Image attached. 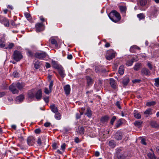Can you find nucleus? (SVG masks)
<instances>
[{
  "mask_svg": "<svg viewBox=\"0 0 159 159\" xmlns=\"http://www.w3.org/2000/svg\"><path fill=\"white\" fill-rule=\"evenodd\" d=\"M25 86L24 84L23 83H20L19 82L12 84L9 87L10 90L14 93H17L18 91L16 89L17 87L19 89H21Z\"/></svg>",
  "mask_w": 159,
  "mask_h": 159,
  "instance_id": "1",
  "label": "nucleus"
},
{
  "mask_svg": "<svg viewBox=\"0 0 159 159\" xmlns=\"http://www.w3.org/2000/svg\"><path fill=\"white\" fill-rule=\"evenodd\" d=\"M108 16L110 19L114 22H117L121 19L120 14L115 10L111 11L109 14Z\"/></svg>",
  "mask_w": 159,
  "mask_h": 159,
  "instance_id": "2",
  "label": "nucleus"
},
{
  "mask_svg": "<svg viewBox=\"0 0 159 159\" xmlns=\"http://www.w3.org/2000/svg\"><path fill=\"white\" fill-rule=\"evenodd\" d=\"M22 58V56L20 52L17 50H15L13 53L14 59L17 61H19Z\"/></svg>",
  "mask_w": 159,
  "mask_h": 159,
  "instance_id": "3",
  "label": "nucleus"
},
{
  "mask_svg": "<svg viewBox=\"0 0 159 159\" xmlns=\"http://www.w3.org/2000/svg\"><path fill=\"white\" fill-rule=\"evenodd\" d=\"M151 13L148 15V17L150 18V19H151L152 16H154L156 15L158 11V8L155 6L151 7Z\"/></svg>",
  "mask_w": 159,
  "mask_h": 159,
  "instance_id": "4",
  "label": "nucleus"
},
{
  "mask_svg": "<svg viewBox=\"0 0 159 159\" xmlns=\"http://www.w3.org/2000/svg\"><path fill=\"white\" fill-rule=\"evenodd\" d=\"M35 27L37 32H39L43 31L44 29V26L43 24L38 23L35 25Z\"/></svg>",
  "mask_w": 159,
  "mask_h": 159,
  "instance_id": "5",
  "label": "nucleus"
},
{
  "mask_svg": "<svg viewBox=\"0 0 159 159\" xmlns=\"http://www.w3.org/2000/svg\"><path fill=\"white\" fill-rule=\"evenodd\" d=\"M141 74L142 75L149 76L151 73L149 70L146 68H143L141 70Z\"/></svg>",
  "mask_w": 159,
  "mask_h": 159,
  "instance_id": "6",
  "label": "nucleus"
},
{
  "mask_svg": "<svg viewBox=\"0 0 159 159\" xmlns=\"http://www.w3.org/2000/svg\"><path fill=\"white\" fill-rule=\"evenodd\" d=\"M46 54L45 52H37L35 53V56L36 57L42 59L44 58L46 56Z\"/></svg>",
  "mask_w": 159,
  "mask_h": 159,
  "instance_id": "7",
  "label": "nucleus"
},
{
  "mask_svg": "<svg viewBox=\"0 0 159 159\" xmlns=\"http://www.w3.org/2000/svg\"><path fill=\"white\" fill-rule=\"evenodd\" d=\"M35 139L32 136L29 137L27 139V142L29 145L32 146L34 145V143Z\"/></svg>",
  "mask_w": 159,
  "mask_h": 159,
  "instance_id": "8",
  "label": "nucleus"
},
{
  "mask_svg": "<svg viewBox=\"0 0 159 159\" xmlns=\"http://www.w3.org/2000/svg\"><path fill=\"white\" fill-rule=\"evenodd\" d=\"M115 138L117 140H120L122 138V134L120 131H117L115 134Z\"/></svg>",
  "mask_w": 159,
  "mask_h": 159,
  "instance_id": "9",
  "label": "nucleus"
},
{
  "mask_svg": "<svg viewBox=\"0 0 159 159\" xmlns=\"http://www.w3.org/2000/svg\"><path fill=\"white\" fill-rule=\"evenodd\" d=\"M59 74L60 76L62 78H64L66 76V74L65 73V70L61 66L57 69Z\"/></svg>",
  "mask_w": 159,
  "mask_h": 159,
  "instance_id": "10",
  "label": "nucleus"
},
{
  "mask_svg": "<svg viewBox=\"0 0 159 159\" xmlns=\"http://www.w3.org/2000/svg\"><path fill=\"white\" fill-rule=\"evenodd\" d=\"M53 85L52 81L50 82L49 85V89L47 88H45L44 92L46 94H48L49 93H51L52 91V89Z\"/></svg>",
  "mask_w": 159,
  "mask_h": 159,
  "instance_id": "11",
  "label": "nucleus"
},
{
  "mask_svg": "<svg viewBox=\"0 0 159 159\" xmlns=\"http://www.w3.org/2000/svg\"><path fill=\"white\" fill-rule=\"evenodd\" d=\"M0 21L2 24H4L5 26L8 27L9 25V21L6 18H0Z\"/></svg>",
  "mask_w": 159,
  "mask_h": 159,
  "instance_id": "12",
  "label": "nucleus"
},
{
  "mask_svg": "<svg viewBox=\"0 0 159 159\" xmlns=\"http://www.w3.org/2000/svg\"><path fill=\"white\" fill-rule=\"evenodd\" d=\"M138 61L137 58L132 57L131 60H128L126 62V65L128 66H130L132 65L133 62L134 61Z\"/></svg>",
  "mask_w": 159,
  "mask_h": 159,
  "instance_id": "13",
  "label": "nucleus"
},
{
  "mask_svg": "<svg viewBox=\"0 0 159 159\" xmlns=\"http://www.w3.org/2000/svg\"><path fill=\"white\" fill-rule=\"evenodd\" d=\"M35 97L37 100H39L41 99L42 97V91L41 89L39 90L36 93Z\"/></svg>",
  "mask_w": 159,
  "mask_h": 159,
  "instance_id": "14",
  "label": "nucleus"
},
{
  "mask_svg": "<svg viewBox=\"0 0 159 159\" xmlns=\"http://www.w3.org/2000/svg\"><path fill=\"white\" fill-rule=\"evenodd\" d=\"M50 108L51 111L53 113H57L58 111V109L57 107L54 104L51 105Z\"/></svg>",
  "mask_w": 159,
  "mask_h": 159,
  "instance_id": "15",
  "label": "nucleus"
},
{
  "mask_svg": "<svg viewBox=\"0 0 159 159\" xmlns=\"http://www.w3.org/2000/svg\"><path fill=\"white\" fill-rule=\"evenodd\" d=\"M64 89L66 94V95H69L70 93V85H66L64 87Z\"/></svg>",
  "mask_w": 159,
  "mask_h": 159,
  "instance_id": "16",
  "label": "nucleus"
},
{
  "mask_svg": "<svg viewBox=\"0 0 159 159\" xmlns=\"http://www.w3.org/2000/svg\"><path fill=\"white\" fill-rule=\"evenodd\" d=\"M141 66L142 64L138 62L135 64L133 68L135 71H137L141 68Z\"/></svg>",
  "mask_w": 159,
  "mask_h": 159,
  "instance_id": "17",
  "label": "nucleus"
},
{
  "mask_svg": "<svg viewBox=\"0 0 159 159\" xmlns=\"http://www.w3.org/2000/svg\"><path fill=\"white\" fill-rule=\"evenodd\" d=\"M116 54V52L112 51V52L111 53L110 55L106 56V59L108 60H111L115 57Z\"/></svg>",
  "mask_w": 159,
  "mask_h": 159,
  "instance_id": "18",
  "label": "nucleus"
},
{
  "mask_svg": "<svg viewBox=\"0 0 159 159\" xmlns=\"http://www.w3.org/2000/svg\"><path fill=\"white\" fill-rule=\"evenodd\" d=\"M52 65L53 67L57 69H58L61 66L58 64L57 61L53 60H52Z\"/></svg>",
  "mask_w": 159,
  "mask_h": 159,
  "instance_id": "19",
  "label": "nucleus"
},
{
  "mask_svg": "<svg viewBox=\"0 0 159 159\" xmlns=\"http://www.w3.org/2000/svg\"><path fill=\"white\" fill-rule=\"evenodd\" d=\"M76 132L79 134H83L84 133V129L83 127H78L76 129Z\"/></svg>",
  "mask_w": 159,
  "mask_h": 159,
  "instance_id": "20",
  "label": "nucleus"
},
{
  "mask_svg": "<svg viewBox=\"0 0 159 159\" xmlns=\"http://www.w3.org/2000/svg\"><path fill=\"white\" fill-rule=\"evenodd\" d=\"M110 84L111 87L114 89L116 88V85L114 80L113 79H110Z\"/></svg>",
  "mask_w": 159,
  "mask_h": 159,
  "instance_id": "21",
  "label": "nucleus"
},
{
  "mask_svg": "<svg viewBox=\"0 0 159 159\" xmlns=\"http://www.w3.org/2000/svg\"><path fill=\"white\" fill-rule=\"evenodd\" d=\"M24 99V97L22 95H21L18 97L16 98V101L19 102H20L22 101Z\"/></svg>",
  "mask_w": 159,
  "mask_h": 159,
  "instance_id": "22",
  "label": "nucleus"
},
{
  "mask_svg": "<svg viewBox=\"0 0 159 159\" xmlns=\"http://www.w3.org/2000/svg\"><path fill=\"white\" fill-rule=\"evenodd\" d=\"M129 78L127 77H126L123 79L122 83L124 85H126L129 83Z\"/></svg>",
  "mask_w": 159,
  "mask_h": 159,
  "instance_id": "23",
  "label": "nucleus"
},
{
  "mask_svg": "<svg viewBox=\"0 0 159 159\" xmlns=\"http://www.w3.org/2000/svg\"><path fill=\"white\" fill-rule=\"evenodd\" d=\"M134 117L138 119H140L141 118V116L139 113L138 112L136 111H134Z\"/></svg>",
  "mask_w": 159,
  "mask_h": 159,
  "instance_id": "24",
  "label": "nucleus"
},
{
  "mask_svg": "<svg viewBox=\"0 0 159 159\" xmlns=\"http://www.w3.org/2000/svg\"><path fill=\"white\" fill-rule=\"evenodd\" d=\"M143 123V122L141 121H136L134 122V125L136 126L138 128H139L141 127L142 124Z\"/></svg>",
  "mask_w": 159,
  "mask_h": 159,
  "instance_id": "25",
  "label": "nucleus"
},
{
  "mask_svg": "<svg viewBox=\"0 0 159 159\" xmlns=\"http://www.w3.org/2000/svg\"><path fill=\"white\" fill-rule=\"evenodd\" d=\"M86 115L89 117H90L91 116L92 111L90 108L88 107L87 109Z\"/></svg>",
  "mask_w": 159,
  "mask_h": 159,
  "instance_id": "26",
  "label": "nucleus"
},
{
  "mask_svg": "<svg viewBox=\"0 0 159 159\" xmlns=\"http://www.w3.org/2000/svg\"><path fill=\"white\" fill-rule=\"evenodd\" d=\"M138 49L139 50L140 48L136 45H134L131 46L130 48V51L131 52H133L135 51V50Z\"/></svg>",
  "mask_w": 159,
  "mask_h": 159,
  "instance_id": "27",
  "label": "nucleus"
},
{
  "mask_svg": "<svg viewBox=\"0 0 159 159\" xmlns=\"http://www.w3.org/2000/svg\"><path fill=\"white\" fill-rule=\"evenodd\" d=\"M27 97L28 98L30 99H32L34 98V94L32 91H30L28 92Z\"/></svg>",
  "mask_w": 159,
  "mask_h": 159,
  "instance_id": "28",
  "label": "nucleus"
},
{
  "mask_svg": "<svg viewBox=\"0 0 159 159\" xmlns=\"http://www.w3.org/2000/svg\"><path fill=\"white\" fill-rule=\"evenodd\" d=\"M124 71V66H120L119 69V73L120 75H122Z\"/></svg>",
  "mask_w": 159,
  "mask_h": 159,
  "instance_id": "29",
  "label": "nucleus"
},
{
  "mask_svg": "<svg viewBox=\"0 0 159 159\" xmlns=\"http://www.w3.org/2000/svg\"><path fill=\"white\" fill-rule=\"evenodd\" d=\"M40 63L39 61H36L34 64V67L35 68L38 69H39L40 66Z\"/></svg>",
  "mask_w": 159,
  "mask_h": 159,
  "instance_id": "30",
  "label": "nucleus"
},
{
  "mask_svg": "<svg viewBox=\"0 0 159 159\" xmlns=\"http://www.w3.org/2000/svg\"><path fill=\"white\" fill-rule=\"evenodd\" d=\"M144 114L148 116L152 114V109L149 108L144 112Z\"/></svg>",
  "mask_w": 159,
  "mask_h": 159,
  "instance_id": "31",
  "label": "nucleus"
},
{
  "mask_svg": "<svg viewBox=\"0 0 159 159\" xmlns=\"http://www.w3.org/2000/svg\"><path fill=\"white\" fill-rule=\"evenodd\" d=\"M156 104V102L155 101H153L151 102H148L146 103V105L148 107L153 106Z\"/></svg>",
  "mask_w": 159,
  "mask_h": 159,
  "instance_id": "32",
  "label": "nucleus"
},
{
  "mask_svg": "<svg viewBox=\"0 0 159 159\" xmlns=\"http://www.w3.org/2000/svg\"><path fill=\"white\" fill-rule=\"evenodd\" d=\"M148 156L150 159H155V156L153 153H148Z\"/></svg>",
  "mask_w": 159,
  "mask_h": 159,
  "instance_id": "33",
  "label": "nucleus"
},
{
  "mask_svg": "<svg viewBox=\"0 0 159 159\" xmlns=\"http://www.w3.org/2000/svg\"><path fill=\"white\" fill-rule=\"evenodd\" d=\"M137 16L140 20L144 19L145 17L144 15L142 13L138 14Z\"/></svg>",
  "mask_w": 159,
  "mask_h": 159,
  "instance_id": "34",
  "label": "nucleus"
},
{
  "mask_svg": "<svg viewBox=\"0 0 159 159\" xmlns=\"http://www.w3.org/2000/svg\"><path fill=\"white\" fill-rule=\"evenodd\" d=\"M55 118L58 120H60L61 118V116L60 113L57 111V113H55Z\"/></svg>",
  "mask_w": 159,
  "mask_h": 159,
  "instance_id": "35",
  "label": "nucleus"
},
{
  "mask_svg": "<svg viewBox=\"0 0 159 159\" xmlns=\"http://www.w3.org/2000/svg\"><path fill=\"white\" fill-rule=\"evenodd\" d=\"M25 16L27 20L30 22L31 21V19L30 15L28 13H25Z\"/></svg>",
  "mask_w": 159,
  "mask_h": 159,
  "instance_id": "36",
  "label": "nucleus"
},
{
  "mask_svg": "<svg viewBox=\"0 0 159 159\" xmlns=\"http://www.w3.org/2000/svg\"><path fill=\"white\" fill-rule=\"evenodd\" d=\"M86 79L87 80L88 84L89 85L91 84L92 80L91 78L89 76L86 77Z\"/></svg>",
  "mask_w": 159,
  "mask_h": 159,
  "instance_id": "37",
  "label": "nucleus"
},
{
  "mask_svg": "<svg viewBox=\"0 0 159 159\" xmlns=\"http://www.w3.org/2000/svg\"><path fill=\"white\" fill-rule=\"evenodd\" d=\"M109 119V117L108 116H106L102 117L101 119V121L102 122H105L107 121Z\"/></svg>",
  "mask_w": 159,
  "mask_h": 159,
  "instance_id": "38",
  "label": "nucleus"
},
{
  "mask_svg": "<svg viewBox=\"0 0 159 159\" xmlns=\"http://www.w3.org/2000/svg\"><path fill=\"white\" fill-rule=\"evenodd\" d=\"M146 0H141L140 2V5L142 7L144 6L146 4Z\"/></svg>",
  "mask_w": 159,
  "mask_h": 159,
  "instance_id": "39",
  "label": "nucleus"
},
{
  "mask_svg": "<svg viewBox=\"0 0 159 159\" xmlns=\"http://www.w3.org/2000/svg\"><path fill=\"white\" fill-rule=\"evenodd\" d=\"M51 43L52 44L54 45L56 47L58 46L57 41L54 39H51Z\"/></svg>",
  "mask_w": 159,
  "mask_h": 159,
  "instance_id": "40",
  "label": "nucleus"
},
{
  "mask_svg": "<svg viewBox=\"0 0 159 159\" xmlns=\"http://www.w3.org/2000/svg\"><path fill=\"white\" fill-rule=\"evenodd\" d=\"M37 143L38 145V146H40L42 145V143L41 142V140L40 138L38 137V140L37 141Z\"/></svg>",
  "mask_w": 159,
  "mask_h": 159,
  "instance_id": "41",
  "label": "nucleus"
},
{
  "mask_svg": "<svg viewBox=\"0 0 159 159\" xmlns=\"http://www.w3.org/2000/svg\"><path fill=\"white\" fill-rule=\"evenodd\" d=\"M118 159H124L125 158V156L122 154H119L117 155Z\"/></svg>",
  "mask_w": 159,
  "mask_h": 159,
  "instance_id": "42",
  "label": "nucleus"
},
{
  "mask_svg": "<svg viewBox=\"0 0 159 159\" xmlns=\"http://www.w3.org/2000/svg\"><path fill=\"white\" fill-rule=\"evenodd\" d=\"M150 125L153 127H156L157 126V123L155 121L151 122Z\"/></svg>",
  "mask_w": 159,
  "mask_h": 159,
  "instance_id": "43",
  "label": "nucleus"
},
{
  "mask_svg": "<svg viewBox=\"0 0 159 159\" xmlns=\"http://www.w3.org/2000/svg\"><path fill=\"white\" fill-rule=\"evenodd\" d=\"M14 44L13 43H11L9 44L8 47H6L5 48L11 49L14 46Z\"/></svg>",
  "mask_w": 159,
  "mask_h": 159,
  "instance_id": "44",
  "label": "nucleus"
},
{
  "mask_svg": "<svg viewBox=\"0 0 159 159\" xmlns=\"http://www.w3.org/2000/svg\"><path fill=\"white\" fill-rule=\"evenodd\" d=\"M109 145L112 147H114L115 146V143L114 141L111 140L109 141Z\"/></svg>",
  "mask_w": 159,
  "mask_h": 159,
  "instance_id": "45",
  "label": "nucleus"
},
{
  "mask_svg": "<svg viewBox=\"0 0 159 159\" xmlns=\"http://www.w3.org/2000/svg\"><path fill=\"white\" fill-rule=\"evenodd\" d=\"M120 9L121 12H125L126 10V7L123 6H120Z\"/></svg>",
  "mask_w": 159,
  "mask_h": 159,
  "instance_id": "46",
  "label": "nucleus"
},
{
  "mask_svg": "<svg viewBox=\"0 0 159 159\" xmlns=\"http://www.w3.org/2000/svg\"><path fill=\"white\" fill-rule=\"evenodd\" d=\"M102 80H99L98 81V87L99 88H100L102 86Z\"/></svg>",
  "mask_w": 159,
  "mask_h": 159,
  "instance_id": "47",
  "label": "nucleus"
},
{
  "mask_svg": "<svg viewBox=\"0 0 159 159\" xmlns=\"http://www.w3.org/2000/svg\"><path fill=\"white\" fill-rule=\"evenodd\" d=\"M12 76L14 77H18L19 76V74L17 72H14L12 74Z\"/></svg>",
  "mask_w": 159,
  "mask_h": 159,
  "instance_id": "48",
  "label": "nucleus"
},
{
  "mask_svg": "<svg viewBox=\"0 0 159 159\" xmlns=\"http://www.w3.org/2000/svg\"><path fill=\"white\" fill-rule=\"evenodd\" d=\"M52 147L54 149H56L58 148V146L57 145V143H54L52 145Z\"/></svg>",
  "mask_w": 159,
  "mask_h": 159,
  "instance_id": "49",
  "label": "nucleus"
},
{
  "mask_svg": "<svg viewBox=\"0 0 159 159\" xmlns=\"http://www.w3.org/2000/svg\"><path fill=\"white\" fill-rule=\"evenodd\" d=\"M116 119V117L115 116H113L112 118H111L110 123L111 125H113V124L115 120Z\"/></svg>",
  "mask_w": 159,
  "mask_h": 159,
  "instance_id": "50",
  "label": "nucleus"
},
{
  "mask_svg": "<svg viewBox=\"0 0 159 159\" xmlns=\"http://www.w3.org/2000/svg\"><path fill=\"white\" fill-rule=\"evenodd\" d=\"M116 106H117L120 109H121V107L120 106V102L119 101H117L116 102Z\"/></svg>",
  "mask_w": 159,
  "mask_h": 159,
  "instance_id": "51",
  "label": "nucleus"
},
{
  "mask_svg": "<svg viewBox=\"0 0 159 159\" xmlns=\"http://www.w3.org/2000/svg\"><path fill=\"white\" fill-rule=\"evenodd\" d=\"M122 123L121 122V121L120 120L118 121V122H117V124L116 125V128H117L118 127H119L122 124Z\"/></svg>",
  "mask_w": 159,
  "mask_h": 159,
  "instance_id": "52",
  "label": "nucleus"
},
{
  "mask_svg": "<svg viewBox=\"0 0 159 159\" xmlns=\"http://www.w3.org/2000/svg\"><path fill=\"white\" fill-rule=\"evenodd\" d=\"M141 81V80L139 79H135L132 80V82L133 83H139Z\"/></svg>",
  "mask_w": 159,
  "mask_h": 159,
  "instance_id": "53",
  "label": "nucleus"
},
{
  "mask_svg": "<svg viewBox=\"0 0 159 159\" xmlns=\"http://www.w3.org/2000/svg\"><path fill=\"white\" fill-rule=\"evenodd\" d=\"M41 132V130L39 129H36L34 130V132L36 134H39Z\"/></svg>",
  "mask_w": 159,
  "mask_h": 159,
  "instance_id": "54",
  "label": "nucleus"
},
{
  "mask_svg": "<svg viewBox=\"0 0 159 159\" xmlns=\"http://www.w3.org/2000/svg\"><path fill=\"white\" fill-rule=\"evenodd\" d=\"M141 143L143 144L144 145H147V143L145 141V140L144 139H142L141 140Z\"/></svg>",
  "mask_w": 159,
  "mask_h": 159,
  "instance_id": "55",
  "label": "nucleus"
},
{
  "mask_svg": "<svg viewBox=\"0 0 159 159\" xmlns=\"http://www.w3.org/2000/svg\"><path fill=\"white\" fill-rule=\"evenodd\" d=\"M147 66L150 70H152V64L149 62H148L147 64Z\"/></svg>",
  "mask_w": 159,
  "mask_h": 159,
  "instance_id": "56",
  "label": "nucleus"
},
{
  "mask_svg": "<svg viewBox=\"0 0 159 159\" xmlns=\"http://www.w3.org/2000/svg\"><path fill=\"white\" fill-rule=\"evenodd\" d=\"M66 147V144L64 143L62 144L61 146V149L62 150L64 151Z\"/></svg>",
  "mask_w": 159,
  "mask_h": 159,
  "instance_id": "57",
  "label": "nucleus"
},
{
  "mask_svg": "<svg viewBox=\"0 0 159 159\" xmlns=\"http://www.w3.org/2000/svg\"><path fill=\"white\" fill-rule=\"evenodd\" d=\"M75 142L77 143H79L80 142L79 138L78 137H76L75 139Z\"/></svg>",
  "mask_w": 159,
  "mask_h": 159,
  "instance_id": "58",
  "label": "nucleus"
},
{
  "mask_svg": "<svg viewBox=\"0 0 159 159\" xmlns=\"http://www.w3.org/2000/svg\"><path fill=\"white\" fill-rule=\"evenodd\" d=\"M51 125V123L49 122H46L44 124V125L46 127H48L50 126V125Z\"/></svg>",
  "mask_w": 159,
  "mask_h": 159,
  "instance_id": "59",
  "label": "nucleus"
},
{
  "mask_svg": "<svg viewBox=\"0 0 159 159\" xmlns=\"http://www.w3.org/2000/svg\"><path fill=\"white\" fill-rule=\"evenodd\" d=\"M44 100L46 102L48 103L49 102V98L48 97L44 98Z\"/></svg>",
  "mask_w": 159,
  "mask_h": 159,
  "instance_id": "60",
  "label": "nucleus"
},
{
  "mask_svg": "<svg viewBox=\"0 0 159 159\" xmlns=\"http://www.w3.org/2000/svg\"><path fill=\"white\" fill-rule=\"evenodd\" d=\"M5 95V93L4 92H0V98L4 96Z\"/></svg>",
  "mask_w": 159,
  "mask_h": 159,
  "instance_id": "61",
  "label": "nucleus"
},
{
  "mask_svg": "<svg viewBox=\"0 0 159 159\" xmlns=\"http://www.w3.org/2000/svg\"><path fill=\"white\" fill-rule=\"evenodd\" d=\"M45 66L47 68H49L50 67V65L48 63L46 62Z\"/></svg>",
  "mask_w": 159,
  "mask_h": 159,
  "instance_id": "62",
  "label": "nucleus"
},
{
  "mask_svg": "<svg viewBox=\"0 0 159 159\" xmlns=\"http://www.w3.org/2000/svg\"><path fill=\"white\" fill-rule=\"evenodd\" d=\"M100 155V153L98 151H96L95 153V155L96 157H98Z\"/></svg>",
  "mask_w": 159,
  "mask_h": 159,
  "instance_id": "63",
  "label": "nucleus"
},
{
  "mask_svg": "<svg viewBox=\"0 0 159 159\" xmlns=\"http://www.w3.org/2000/svg\"><path fill=\"white\" fill-rule=\"evenodd\" d=\"M67 58L69 59H71L72 58V55L71 54L68 55L67 56Z\"/></svg>",
  "mask_w": 159,
  "mask_h": 159,
  "instance_id": "64",
  "label": "nucleus"
}]
</instances>
